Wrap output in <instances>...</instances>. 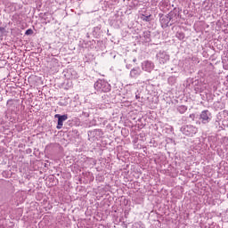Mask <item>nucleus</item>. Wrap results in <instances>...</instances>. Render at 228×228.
<instances>
[{
  "mask_svg": "<svg viewBox=\"0 0 228 228\" xmlns=\"http://www.w3.org/2000/svg\"><path fill=\"white\" fill-rule=\"evenodd\" d=\"M94 88L98 90V92H110L111 90V86L104 80H98L94 84Z\"/></svg>",
  "mask_w": 228,
  "mask_h": 228,
  "instance_id": "nucleus-1",
  "label": "nucleus"
},
{
  "mask_svg": "<svg viewBox=\"0 0 228 228\" xmlns=\"http://www.w3.org/2000/svg\"><path fill=\"white\" fill-rule=\"evenodd\" d=\"M190 118H195V114H191Z\"/></svg>",
  "mask_w": 228,
  "mask_h": 228,
  "instance_id": "nucleus-10",
  "label": "nucleus"
},
{
  "mask_svg": "<svg viewBox=\"0 0 228 228\" xmlns=\"http://www.w3.org/2000/svg\"><path fill=\"white\" fill-rule=\"evenodd\" d=\"M55 118H58L57 129H61V127H63V122H65L69 117L67 115L61 116L60 114H56Z\"/></svg>",
  "mask_w": 228,
  "mask_h": 228,
  "instance_id": "nucleus-5",
  "label": "nucleus"
},
{
  "mask_svg": "<svg viewBox=\"0 0 228 228\" xmlns=\"http://www.w3.org/2000/svg\"><path fill=\"white\" fill-rule=\"evenodd\" d=\"M140 74H142V69H140V68L133 69L130 71L131 77H138V76H140Z\"/></svg>",
  "mask_w": 228,
  "mask_h": 228,
  "instance_id": "nucleus-7",
  "label": "nucleus"
},
{
  "mask_svg": "<svg viewBox=\"0 0 228 228\" xmlns=\"http://www.w3.org/2000/svg\"><path fill=\"white\" fill-rule=\"evenodd\" d=\"M170 60V56L165 53H159V61L160 63H167Z\"/></svg>",
  "mask_w": 228,
  "mask_h": 228,
  "instance_id": "nucleus-6",
  "label": "nucleus"
},
{
  "mask_svg": "<svg viewBox=\"0 0 228 228\" xmlns=\"http://www.w3.org/2000/svg\"><path fill=\"white\" fill-rule=\"evenodd\" d=\"M25 35H33V29L28 28V30H26Z\"/></svg>",
  "mask_w": 228,
  "mask_h": 228,
  "instance_id": "nucleus-8",
  "label": "nucleus"
},
{
  "mask_svg": "<svg viewBox=\"0 0 228 228\" xmlns=\"http://www.w3.org/2000/svg\"><path fill=\"white\" fill-rule=\"evenodd\" d=\"M142 20H149V16H146L145 18H142Z\"/></svg>",
  "mask_w": 228,
  "mask_h": 228,
  "instance_id": "nucleus-9",
  "label": "nucleus"
},
{
  "mask_svg": "<svg viewBox=\"0 0 228 228\" xmlns=\"http://www.w3.org/2000/svg\"><path fill=\"white\" fill-rule=\"evenodd\" d=\"M142 70H145V72H151L154 69V63L151 61H145L142 64Z\"/></svg>",
  "mask_w": 228,
  "mask_h": 228,
  "instance_id": "nucleus-4",
  "label": "nucleus"
},
{
  "mask_svg": "<svg viewBox=\"0 0 228 228\" xmlns=\"http://www.w3.org/2000/svg\"><path fill=\"white\" fill-rule=\"evenodd\" d=\"M183 134L187 136H193V134H197V127L193 126H187L183 128Z\"/></svg>",
  "mask_w": 228,
  "mask_h": 228,
  "instance_id": "nucleus-3",
  "label": "nucleus"
},
{
  "mask_svg": "<svg viewBox=\"0 0 228 228\" xmlns=\"http://www.w3.org/2000/svg\"><path fill=\"white\" fill-rule=\"evenodd\" d=\"M200 118L202 124H208V122H210L211 120V113L209 112V110H203L200 113Z\"/></svg>",
  "mask_w": 228,
  "mask_h": 228,
  "instance_id": "nucleus-2",
  "label": "nucleus"
}]
</instances>
